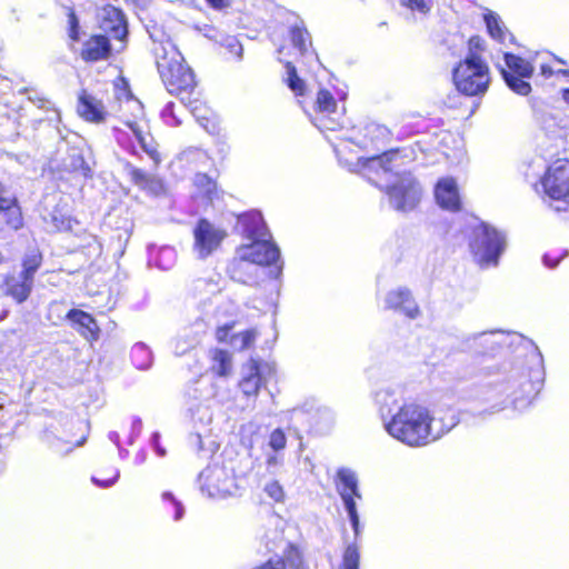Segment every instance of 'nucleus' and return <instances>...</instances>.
Returning a JSON list of instances; mask_svg holds the SVG:
<instances>
[{
    "label": "nucleus",
    "instance_id": "37998d69",
    "mask_svg": "<svg viewBox=\"0 0 569 569\" xmlns=\"http://www.w3.org/2000/svg\"><path fill=\"white\" fill-rule=\"evenodd\" d=\"M161 497L164 502H168L172 507L174 511L173 519L176 521L181 520L184 516V507L182 502L179 501L170 491H164Z\"/></svg>",
    "mask_w": 569,
    "mask_h": 569
},
{
    "label": "nucleus",
    "instance_id": "423d86ee",
    "mask_svg": "<svg viewBox=\"0 0 569 569\" xmlns=\"http://www.w3.org/2000/svg\"><path fill=\"white\" fill-rule=\"evenodd\" d=\"M469 247L480 268H496L507 248V236L491 224L481 222L472 229Z\"/></svg>",
    "mask_w": 569,
    "mask_h": 569
},
{
    "label": "nucleus",
    "instance_id": "1a4fd4ad",
    "mask_svg": "<svg viewBox=\"0 0 569 569\" xmlns=\"http://www.w3.org/2000/svg\"><path fill=\"white\" fill-rule=\"evenodd\" d=\"M198 481L201 492L210 498H226L238 490L233 469L223 463L208 466L200 472Z\"/></svg>",
    "mask_w": 569,
    "mask_h": 569
},
{
    "label": "nucleus",
    "instance_id": "aec40b11",
    "mask_svg": "<svg viewBox=\"0 0 569 569\" xmlns=\"http://www.w3.org/2000/svg\"><path fill=\"white\" fill-rule=\"evenodd\" d=\"M238 223L241 228L242 234L248 240H256L271 236L261 213L258 211H250L239 216Z\"/></svg>",
    "mask_w": 569,
    "mask_h": 569
},
{
    "label": "nucleus",
    "instance_id": "393cba45",
    "mask_svg": "<svg viewBox=\"0 0 569 569\" xmlns=\"http://www.w3.org/2000/svg\"><path fill=\"white\" fill-rule=\"evenodd\" d=\"M470 340H472L473 345L480 348L482 352H491L507 345L508 336L502 331H483L472 335L468 338V341Z\"/></svg>",
    "mask_w": 569,
    "mask_h": 569
},
{
    "label": "nucleus",
    "instance_id": "58836bf2",
    "mask_svg": "<svg viewBox=\"0 0 569 569\" xmlns=\"http://www.w3.org/2000/svg\"><path fill=\"white\" fill-rule=\"evenodd\" d=\"M316 107L319 113H332L336 111L337 102L328 90L321 89L317 94Z\"/></svg>",
    "mask_w": 569,
    "mask_h": 569
},
{
    "label": "nucleus",
    "instance_id": "20e7f679",
    "mask_svg": "<svg viewBox=\"0 0 569 569\" xmlns=\"http://www.w3.org/2000/svg\"><path fill=\"white\" fill-rule=\"evenodd\" d=\"M335 486L351 523L355 541L346 546L341 561L332 563V569H359L360 552L357 541L361 536L362 528L357 510V500H361L362 495L359 489L358 476L349 468H339L335 477Z\"/></svg>",
    "mask_w": 569,
    "mask_h": 569
},
{
    "label": "nucleus",
    "instance_id": "c756f323",
    "mask_svg": "<svg viewBox=\"0 0 569 569\" xmlns=\"http://www.w3.org/2000/svg\"><path fill=\"white\" fill-rule=\"evenodd\" d=\"M129 129L134 134L136 139L140 143L142 150L149 154V157L154 161H160V154L157 151L153 140L151 137L146 136L142 130L139 128V126L136 122H129L128 123Z\"/></svg>",
    "mask_w": 569,
    "mask_h": 569
},
{
    "label": "nucleus",
    "instance_id": "f8f14e48",
    "mask_svg": "<svg viewBox=\"0 0 569 569\" xmlns=\"http://www.w3.org/2000/svg\"><path fill=\"white\" fill-rule=\"evenodd\" d=\"M271 373V367L267 362L250 359L241 368L238 387L244 397L257 398L259 391L266 388Z\"/></svg>",
    "mask_w": 569,
    "mask_h": 569
},
{
    "label": "nucleus",
    "instance_id": "603ef678",
    "mask_svg": "<svg viewBox=\"0 0 569 569\" xmlns=\"http://www.w3.org/2000/svg\"><path fill=\"white\" fill-rule=\"evenodd\" d=\"M129 172L132 181L140 187H144L149 181V176L141 169L130 167Z\"/></svg>",
    "mask_w": 569,
    "mask_h": 569
},
{
    "label": "nucleus",
    "instance_id": "0e129e2a",
    "mask_svg": "<svg viewBox=\"0 0 569 569\" xmlns=\"http://www.w3.org/2000/svg\"><path fill=\"white\" fill-rule=\"evenodd\" d=\"M190 441L197 446L198 450L202 449V439L199 433L191 436Z\"/></svg>",
    "mask_w": 569,
    "mask_h": 569
},
{
    "label": "nucleus",
    "instance_id": "9d476101",
    "mask_svg": "<svg viewBox=\"0 0 569 569\" xmlns=\"http://www.w3.org/2000/svg\"><path fill=\"white\" fill-rule=\"evenodd\" d=\"M546 196L557 202L556 211H566L569 199V161L558 159L552 162L541 179Z\"/></svg>",
    "mask_w": 569,
    "mask_h": 569
},
{
    "label": "nucleus",
    "instance_id": "69168bd1",
    "mask_svg": "<svg viewBox=\"0 0 569 569\" xmlns=\"http://www.w3.org/2000/svg\"><path fill=\"white\" fill-rule=\"evenodd\" d=\"M108 439L113 442L117 447H119V442H120V436L117 431H110L108 433Z\"/></svg>",
    "mask_w": 569,
    "mask_h": 569
},
{
    "label": "nucleus",
    "instance_id": "49530a36",
    "mask_svg": "<svg viewBox=\"0 0 569 569\" xmlns=\"http://www.w3.org/2000/svg\"><path fill=\"white\" fill-rule=\"evenodd\" d=\"M287 445V438L284 432L277 428L274 429L269 437V446L273 451H280L286 448Z\"/></svg>",
    "mask_w": 569,
    "mask_h": 569
},
{
    "label": "nucleus",
    "instance_id": "473e14b6",
    "mask_svg": "<svg viewBox=\"0 0 569 569\" xmlns=\"http://www.w3.org/2000/svg\"><path fill=\"white\" fill-rule=\"evenodd\" d=\"M286 82L296 96H303L306 91L305 81L298 76L296 67L287 61L286 64Z\"/></svg>",
    "mask_w": 569,
    "mask_h": 569
},
{
    "label": "nucleus",
    "instance_id": "338daca9",
    "mask_svg": "<svg viewBox=\"0 0 569 569\" xmlns=\"http://www.w3.org/2000/svg\"><path fill=\"white\" fill-rule=\"evenodd\" d=\"M150 443L153 449L160 445V433L159 432L156 431L151 435Z\"/></svg>",
    "mask_w": 569,
    "mask_h": 569
},
{
    "label": "nucleus",
    "instance_id": "412c9836",
    "mask_svg": "<svg viewBox=\"0 0 569 569\" xmlns=\"http://www.w3.org/2000/svg\"><path fill=\"white\" fill-rule=\"evenodd\" d=\"M252 569H306V566L298 549L288 546L283 557L270 558Z\"/></svg>",
    "mask_w": 569,
    "mask_h": 569
},
{
    "label": "nucleus",
    "instance_id": "3c124183",
    "mask_svg": "<svg viewBox=\"0 0 569 569\" xmlns=\"http://www.w3.org/2000/svg\"><path fill=\"white\" fill-rule=\"evenodd\" d=\"M196 184L199 187H203L206 194L208 196V198L211 199V194L216 189V183L207 174H203V173L197 174L196 176Z\"/></svg>",
    "mask_w": 569,
    "mask_h": 569
},
{
    "label": "nucleus",
    "instance_id": "de8ad7c7",
    "mask_svg": "<svg viewBox=\"0 0 569 569\" xmlns=\"http://www.w3.org/2000/svg\"><path fill=\"white\" fill-rule=\"evenodd\" d=\"M68 26H69V38L72 41H79L80 40V26H79V19L73 11V9L68 8Z\"/></svg>",
    "mask_w": 569,
    "mask_h": 569
},
{
    "label": "nucleus",
    "instance_id": "7ed1b4c3",
    "mask_svg": "<svg viewBox=\"0 0 569 569\" xmlns=\"http://www.w3.org/2000/svg\"><path fill=\"white\" fill-rule=\"evenodd\" d=\"M158 72L167 90L179 97L181 103L202 124L207 120L206 108L194 94L196 80L192 70L184 64L182 54L170 41L160 42L153 48Z\"/></svg>",
    "mask_w": 569,
    "mask_h": 569
},
{
    "label": "nucleus",
    "instance_id": "ddd939ff",
    "mask_svg": "<svg viewBox=\"0 0 569 569\" xmlns=\"http://www.w3.org/2000/svg\"><path fill=\"white\" fill-rule=\"evenodd\" d=\"M100 28L110 37L123 42L128 36L124 14L113 6L107 4L99 12Z\"/></svg>",
    "mask_w": 569,
    "mask_h": 569
},
{
    "label": "nucleus",
    "instance_id": "c85d7f7f",
    "mask_svg": "<svg viewBox=\"0 0 569 569\" xmlns=\"http://www.w3.org/2000/svg\"><path fill=\"white\" fill-rule=\"evenodd\" d=\"M290 38L293 47L301 56L308 54L309 47H311V37L303 26H292L290 28Z\"/></svg>",
    "mask_w": 569,
    "mask_h": 569
},
{
    "label": "nucleus",
    "instance_id": "e433bc0d",
    "mask_svg": "<svg viewBox=\"0 0 569 569\" xmlns=\"http://www.w3.org/2000/svg\"><path fill=\"white\" fill-rule=\"evenodd\" d=\"M212 370L220 377H224L230 373L231 358L227 351L217 350L214 352Z\"/></svg>",
    "mask_w": 569,
    "mask_h": 569
},
{
    "label": "nucleus",
    "instance_id": "a211bd4d",
    "mask_svg": "<svg viewBox=\"0 0 569 569\" xmlns=\"http://www.w3.org/2000/svg\"><path fill=\"white\" fill-rule=\"evenodd\" d=\"M435 197L442 209L458 211L461 208L458 186L452 178H442L437 182Z\"/></svg>",
    "mask_w": 569,
    "mask_h": 569
},
{
    "label": "nucleus",
    "instance_id": "72a5a7b5",
    "mask_svg": "<svg viewBox=\"0 0 569 569\" xmlns=\"http://www.w3.org/2000/svg\"><path fill=\"white\" fill-rule=\"evenodd\" d=\"M176 250L172 247H161L151 259L159 269L170 270L176 263Z\"/></svg>",
    "mask_w": 569,
    "mask_h": 569
},
{
    "label": "nucleus",
    "instance_id": "79ce46f5",
    "mask_svg": "<svg viewBox=\"0 0 569 569\" xmlns=\"http://www.w3.org/2000/svg\"><path fill=\"white\" fill-rule=\"evenodd\" d=\"M221 46L224 47L238 60L242 59L243 48L239 40L233 36H226L221 40Z\"/></svg>",
    "mask_w": 569,
    "mask_h": 569
},
{
    "label": "nucleus",
    "instance_id": "c03bdc74",
    "mask_svg": "<svg viewBox=\"0 0 569 569\" xmlns=\"http://www.w3.org/2000/svg\"><path fill=\"white\" fill-rule=\"evenodd\" d=\"M402 6L420 14H428L432 8V0H401Z\"/></svg>",
    "mask_w": 569,
    "mask_h": 569
},
{
    "label": "nucleus",
    "instance_id": "e2e57ef3",
    "mask_svg": "<svg viewBox=\"0 0 569 569\" xmlns=\"http://www.w3.org/2000/svg\"><path fill=\"white\" fill-rule=\"evenodd\" d=\"M146 459H147V452L144 450H140L134 457V463L138 466L142 465V463H144Z\"/></svg>",
    "mask_w": 569,
    "mask_h": 569
},
{
    "label": "nucleus",
    "instance_id": "a19ab883",
    "mask_svg": "<svg viewBox=\"0 0 569 569\" xmlns=\"http://www.w3.org/2000/svg\"><path fill=\"white\" fill-rule=\"evenodd\" d=\"M258 332L256 329L244 330L238 335H234L231 339V345L233 348L239 350H244L252 346Z\"/></svg>",
    "mask_w": 569,
    "mask_h": 569
},
{
    "label": "nucleus",
    "instance_id": "864d4df0",
    "mask_svg": "<svg viewBox=\"0 0 569 569\" xmlns=\"http://www.w3.org/2000/svg\"><path fill=\"white\" fill-rule=\"evenodd\" d=\"M72 168L76 171H80L83 177L90 176V167L84 162L81 154H77L72 161Z\"/></svg>",
    "mask_w": 569,
    "mask_h": 569
},
{
    "label": "nucleus",
    "instance_id": "39448f33",
    "mask_svg": "<svg viewBox=\"0 0 569 569\" xmlns=\"http://www.w3.org/2000/svg\"><path fill=\"white\" fill-rule=\"evenodd\" d=\"M248 244H242L237 250V259L229 267L230 277L241 283H249L252 280L251 269L257 266H271L278 263L276 277H278L283 267L280 260V250L270 237L250 240Z\"/></svg>",
    "mask_w": 569,
    "mask_h": 569
},
{
    "label": "nucleus",
    "instance_id": "4c0bfd02",
    "mask_svg": "<svg viewBox=\"0 0 569 569\" xmlns=\"http://www.w3.org/2000/svg\"><path fill=\"white\" fill-rule=\"evenodd\" d=\"M44 220L52 230L61 231L71 229V219L58 209L52 210Z\"/></svg>",
    "mask_w": 569,
    "mask_h": 569
},
{
    "label": "nucleus",
    "instance_id": "6e6552de",
    "mask_svg": "<svg viewBox=\"0 0 569 569\" xmlns=\"http://www.w3.org/2000/svg\"><path fill=\"white\" fill-rule=\"evenodd\" d=\"M42 263V256L39 252H31L22 259V270L17 274H7L1 283L4 296L10 297L17 303L27 301L32 292L34 276Z\"/></svg>",
    "mask_w": 569,
    "mask_h": 569
},
{
    "label": "nucleus",
    "instance_id": "4d7b16f0",
    "mask_svg": "<svg viewBox=\"0 0 569 569\" xmlns=\"http://www.w3.org/2000/svg\"><path fill=\"white\" fill-rule=\"evenodd\" d=\"M317 121H321V123H316V126L321 130H336L337 123L331 119L318 118Z\"/></svg>",
    "mask_w": 569,
    "mask_h": 569
},
{
    "label": "nucleus",
    "instance_id": "f3484780",
    "mask_svg": "<svg viewBox=\"0 0 569 569\" xmlns=\"http://www.w3.org/2000/svg\"><path fill=\"white\" fill-rule=\"evenodd\" d=\"M530 345L532 347V355L535 360L537 361L538 369L533 371V377L530 379H526L519 383V395L515 391L513 392V402L517 403L522 398L530 399L533 396H536L540 387L542 385V378H543V358L541 352L539 351L538 347L535 346L531 341Z\"/></svg>",
    "mask_w": 569,
    "mask_h": 569
},
{
    "label": "nucleus",
    "instance_id": "13d9d810",
    "mask_svg": "<svg viewBox=\"0 0 569 569\" xmlns=\"http://www.w3.org/2000/svg\"><path fill=\"white\" fill-rule=\"evenodd\" d=\"M207 2L214 10H222L229 6V0H207Z\"/></svg>",
    "mask_w": 569,
    "mask_h": 569
},
{
    "label": "nucleus",
    "instance_id": "f257e3e1",
    "mask_svg": "<svg viewBox=\"0 0 569 569\" xmlns=\"http://www.w3.org/2000/svg\"><path fill=\"white\" fill-rule=\"evenodd\" d=\"M458 423L455 411L448 410L436 418L430 410L419 403H402L397 413L386 421L385 430L401 443L418 448L440 439Z\"/></svg>",
    "mask_w": 569,
    "mask_h": 569
},
{
    "label": "nucleus",
    "instance_id": "2eb2a0df",
    "mask_svg": "<svg viewBox=\"0 0 569 569\" xmlns=\"http://www.w3.org/2000/svg\"><path fill=\"white\" fill-rule=\"evenodd\" d=\"M0 217L7 227L12 230H19L23 226L18 200L2 183H0Z\"/></svg>",
    "mask_w": 569,
    "mask_h": 569
},
{
    "label": "nucleus",
    "instance_id": "f704fd0d",
    "mask_svg": "<svg viewBox=\"0 0 569 569\" xmlns=\"http://www.w3.org/2000/svg\"><path fill=\"white\" fill-rule=\"evenodd\" d=\"M194 295L201 299H207L220 292L219 283L212 279H198L193 282Z\"/></svg>",
    "mask_w": 569,
    "mask_h": 569
},
{
    "label": "nucleus",
    "instance_id": "2f4dec72",
    "mask_svg": "<svg viewBox=\"0 0 569 569\" xmlns=\"http://www.w3.org/2000/svg\"><path fill=\"white\" fill-rule=\"evenodd\" d=\"M501 76L510 90L519 96H528L531 92V84L526 80L508 72L507 69L501 68Z\"/></svg>",
    "mask_w": 569,
    "mask_h": 569
},
{
    "label": "nucleus",
    "instance_id": "7c9ffc66",
    "mask_svg": "<svg viewBox=\"0 0 569 569\" xmlns=\"http://www.w3.org/2000/svg\"><path fill=\"white\" fill-rule=\"evenodd\" d=\"M131 359L138 369H149L152 363L151 350L143 342H137L131 349Z\"/></svg>",
    "mask_w": 569,
    "mask_h": 569
},
{
    "label": "nucleus",
    "instance_id": "a878e982",
    "mask_svg": "<svg viewBox=\"0 0 569 569\" xmlns=\"http://www.w3.org/2000/svg\"><path fill=\"white\" fill-rule=\"evenodd\" d=\"M487 30L492 39L497 40L500 43H503L506 39L509 37L510 41L513 40V36L507 30L500 17L492 12L488 11L483 16Z\"/></svg>",
    "mask_w": 569,
    "mask_h": 569
},
{
    "label": "nucleus",
    "instance_id": "5701e85b",
    "mask_svg": "<svg viewBox=\"0 0 569 569\" xmlns=\"http://www.w3.org/2000/svg\"><path fill=\"white\" fill-rule=\"evenodd\" d=\"M375 401L378 406L385 428L386 421L397 413V410L402 407V403L400 402L399 396L391 389H381L377 391Z\"/></svg>",
    "mask_w": 569,
    "mask_h": 569
},
{
    "label": "nucleus",
    "instance_id": "6e6d98bb",
    "mask_svg": "<svg viewBox=\"0 0 569 569\" xmlns=\"http://www.w3.org/2000/svg\"><path fill=\"white\" fill-rule=\"evenodd\" d=\"M142 430V421L139 417H134L131 422V433L129 437V443L132 445L134 439L139 437Z\"/></svg>",
    "mask_w": 569,
    "mask_h": 569
},
{
    "label": "nucleus",
    "instance_id": "ea45409f",
    "mask_svg": "<svg viewBox=\"0 0 569 569\" xmlns=\"http://www.w3.org/2000/svg\"><path fill=\"white\" fill-rule=\"evenodd\" d=\"M19 93L27 94L28 100L32 102L34 106H37L39 109H53V103L36 89L22 88L19 90Z\"/></svg>",
    "mask_w": 569,
    "mask_h": 569
},
{
    "label": "nucleus",
    "instance_id": "bf43d9fd",
    "mask_svg": "<svg viewBox=\"0 0 569 569\" xmlns=\"http://www.w3.org/2000/svg\"><path fill=\"white\" fill-rule=\"evenodd\" d=\"M11 89V81L4 76L0 74V94H4Z\"/></svg>",
    "mask_w": 569,
    "mask_h": 569
},
{
    "label": "nucleus",
    "instance_id": "5fc2aeb1",
    "mask_svg": "<svg viewBox=\"0 0 569 569\" xmlns=\"http://www.w3.org/2000/svg\"><path fill=\"white\" fill-rule=\"evenodd\" d=\"M119 477H120V471L118 469H114L113 476L110 479L102 480L97 477H92L91 481L98 487L109 488L118 481Z\"/></svg>",
    "mask_w": 569,
    "mask_h": 569
},
{
    "label": "nucleus",
    "instance_id": "0eeeda50",
    "mask_svg": "<svg viewBox=\"0 0 569 569\" xmlns=\"http://www.w3.org/2000/svg\"><path fill=\"white\" fill-rule=\"evenodd\" d=\"M456 89L467 96H482L490 83L488 64L475 52H469L452 70Z\"/></svg>",
    "mask_w": 569,
    "mask_h": 569
},
{
    "label": "nucleus",
    "instance_id": "052dcab7",
    "mask_svg": "<svg viewBox=\"0 0 569 569\" xmlns=\"http://www.w3.org/2000/svg\"><path fill=\"white\" fill-rule=\"evenodd\" d=\"M212 419V416L211 413L209 412L208 408H203L202 410V413L201 416L198 418V420L203 423V425H207L211 421Z\"/></svg>",
    "mask_w": 569,
    "mask_h": 569
},
{
    "label": "nucleus",
    "instance_id": "4be33fe9",
    "mask_svg": "<svg viewBox=\"0 0 569 569\" xmlns=\"http://www.w3.org/2000/svg\"><path fill=\"white\" fill-rule=\"evenodd\" d=\"M111 46L108 37L98 34L92 36L83 43L81 57L86 61H99L107 59L110 54Z\"/></svg>",
    "mask_w": 569,
    "mask_h": 569
},
{
    "label": "nucleus",
    "instance_id": "c9c22d12",
    "mask_svg": "<svg viewBox=\"0 0 569 569\" xmlns=\"http://www.w3.org/2000/svg\"><path fill=\"white\" fill-rule=\"evenodd\" d=\"M198 343V338L196 335L190 332H183L179 335L173 341V352L176 356H183L190 349H192Z\"/></svg>",
    "mask_w": 569,
    "mask_h": 569
},
{
    "label": "nucleus",
    "instance_id": "bb28decb",
    "mask_svg": "<svg viewBox=\"0 0 569 569\" xmlns=\"http://www.w3.org/2000/svg\"><path fill=\"white\" fill-rule=\"evenodd\" d=\"M43 440L53 452L64 456L70 453L76 447L83 446L87 437L83 436L80 440L73 443L70 440H63L57 437L53 432L47 431L43 436Z\"/></svg>",
    "mask_w": 569,
    "mask_h": 569
},
{
    "label": "nucleus",
    "instance_id": "f03ea898",
    "mask_svg": "<svg viewBox=\"0 0 569 569\" xmlns=\"http://www.w3.org/2000/svg\"><path fill=\"white\" fill-rule=\"evenodd\" d=\"M400 152L390 150L380 156L360 159L368 180L378 186L377 179L385 178V191L390 206L400 212L412 211L421 198V187L408 171H399Z\"/></svg>",
    "mask_w": 569,
    "mask_h": 569
},
{
    "label": "nucleus",
    "instance_id": "6ab92c4d",
    "mask_svg": "<svg viewBox=\"0 0 569 569\" xmlns=\"http://www.w3.org/2000/svg\"><path fill=\"white\" fill-rule=\"evenodd\" d=\"M66 318L71 322L72 328L88 341L99 339L100 329L96 319L88 312L80 309H71Z\"/></svg>",
    "mask_w": 569,
    "mask_h": 569
},
{
    "label": "nucleus",
    "instance_id": "8fccbe9b",
    "mask_svg": "<svg viewBox=\"0 0 569 569\" xmlns=\"http://www.w3.org/2000/svg\"><path fill=\"white\" fill-rule=\"evenodd\" d=\"M173 108H174V103L173 102H168L164 106V108L162 109L161 114H162V118L164 119V121L167 122V124L177 127V126H179L181 123V120H179L176 117Z\"/></svg>",
    "mask_w": 569,
    "mask_h": 569
},
{
    "label": "nucleus",
    "instance_id": "dca6fc26",
    "mask_svg": "<svg viewBox=\"0 0 569 569\" xmlns=\"http://www.w3.org/2000/svg\"><path fill=\"white\" fill-rule=\"evenodd\" d=\"M77 111L82 119L93 123L104 122L108 114L103 102L86 90L78 97Z\"/></svg>",
    "mask_w": 569,
    "mask_h": 569
},
{
    "label": "nucleus",
    "instance_id": "4468645a",
    "mask_svg": "<svg viewBox=\"0 0 569 569\" xmlns=\"http://www.w3.org/2000/svg\"><path fill=\"white\" fill-rule=\"evenodd\" d=\"M383 301L385 309L397 311L410 319H416L420 315V309L407 288L390 290Z\"/></svg>",
    "mask_w": 569,
    "mask_h": 569
},
{
    "label": "nucleus",
    "instance_id": "680f3d73",
    "mask_svg": "<svg viewBox=\"0 0 569 569\" xmlns=\"http://www.w3.org/2000/svg\"><path fill=\"white\" fill-rule=\"evenodd\" d=\"M542 261H543L545 266H547L549 268H556L559 263V260L558 259L552 260L550 258L549 253L543 254Z\"/></svg>",
    "mask_w": 569,
    "mask_h": 569
},
{
    "label": "nucleus",
    "instance_id": "09e8293b",
    "mask_svg": "<svg viewBox=\"0 0 569 569\" xmlns=\"http://www.w3.org/2000/svg\"><path fill=\"white\" fill-rule=\"evenodd\" d=\"M490 375V369L488 367H476L470 366V368H467L462 373L461 377L463 379H473V378H481V377H488Z\"/></svg>",
    "mask_w": 569,
    "mask_h": 569
},
{
    "label": "nucleus",
    "instance_id": "774afa93",
    "mask_svg": "<svg viewBox=\"0 0 569 569\" xmlns=\"http://www.w3.org/2000/svg\"><path fill=\"white\" fill-rule=\"evenodd\" d=\"M541 73H542L545 77L549 78V77H551V76H552L553 70H552V68H551V67L546 66V64H542V66H541Z\"/></svg>",
    "mask_w": 569,
    "mask_h": 569
},
{
    "label": "nucleus",
    "instance_id": "cd10ccee",
    "mask_svg": "<svg viewBox=\"0 0 569 569\" xmlns=\"http://www.w3.org/2000/svg\"><path fill=\"white\" fill-rule=\"evenodd\" d=\"M505 62L508 72L520 78H531L535 72V67L523 58L513 53H505Z\"/></svg>",
    "mask_w": 569,
    "mask_h": 569
},
{
    "label": "nucleus",
    "instance_id": "9b49d317",
    "mask_svg": "<svg viewBox=\"0 0 569 569\" xmlns=\"http://www.w3.org/2000/svg\"><path fill=\"white\" fill-rule=\"evenodd\" d=\"M192 236V253L197 259L204 260L220 248L227 232L208 219L201 218L194 224Z\"/></svg>",
    "mask_w": 569,
    "mask_h": 569
},
{
    "label": "nucleus",
    "instance_id": "b1692460",
    "mask_svg": "<svg viewBox=\"0 0 569 569\" xmlns=\"http://www.w3.org/2000/svg\"><path fill=\"white\" fill-rule=\"evenodd\" d=\"M478 399L483 403H489V407L479 411V415L482 417L493 415L505 408V398H502L500 390H497V387H493L492 383L482 386Z\"/></svg>",
    "mask_w": 569,
    "mask_h": 569
},
{
    "label": "nucleus",
    "instance_id": "a18cd8bd",
    "mask_svg": "<svg viewBox=\"0 0 569 569\" xmlns=\"http://www.w3.org/2000/svg\"><path fill=\"white\" fill-rule=\"evenodd\" d=\"M263 490L274 502H282L284 500V490L276 480L268 482Z\"/></svg>",
    "mask_w": 569,
    "mask_h": 569
}]
</instances>
